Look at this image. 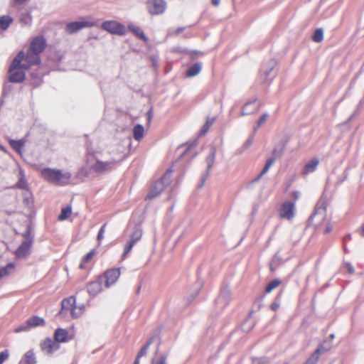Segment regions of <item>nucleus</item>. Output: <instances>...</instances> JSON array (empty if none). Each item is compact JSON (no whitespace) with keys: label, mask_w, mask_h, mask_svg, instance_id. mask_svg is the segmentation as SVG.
I'll use <instances>...</instances> for the list:
<instances>
[{"label":"nucleus","mask_w":364,"mask_h":364,"mask_svg":"<svg viewBox=\"0 0 364 364\" xmlns=\"http://www.w3.org/2000/svg\"><path fill=\"white\" fill-rule=\"evenodd\" d=\"M201 70V65L200 63H195L188 68L186 71V76L187 77H191L197 75Z\"/></svg>","instance_id":"nucleus-27"},{"label":"nucleus","mask_w":364,"mask_h":364,"mask_svg":"<svg viewBox=\"0 0 364 364\" xmlns=\"http://www.w3.org/2000/svg\"><path fill=\"white\" fill-rule=\"evenodd\" d=\"M41 350L46 354H52L55 350L60 348V345L55 340L46 338L40 343Z\"/></svg>","instance_id":"nucleus-14"},{"label":"nucleus","mask_w":364,"mask_h":364,"mask_svg":"<svg viewBox=\"0 0 364 364\" xmlns=\"http://www.w3.org/2000/svg\"><path fill=\"white\" fill-rule=\"evenodd\" d=\"M10 356L9 350L6 349L0 353V364H3Z\"/></svg>","instance_id":"nucleus-40"},{"label":"nucleus","mask_w":364,"mask_h":364,"mask_svg":"<svg viewBox=\"0 0 364 364\" xmlns=\"http://www.w3.org/2000/svg\"><path fill=\"white\" fill-rule=\"evenodd\" d=\"M291 195H292L293 198H294L295 201L299 198V192L293 191Z\"/></svg>","instance_id":"nucleus-49"},{"label":"nucleus","mask_w":364,"mask_h":364,"mask_svg":"<svg viewBox=\"0 0 364 364\" xmlns=\"http://www.w3.org/2000/svg\"><path fill=\"white\" fill-rule=\"evenodd\" d=\"M129 28L139 39L143 40L144 41H147V40H148L147 37L144 35L143 31L140 28L130 26V27H129Z\"/></svg>","instance_id":"nucleus-33"},{"label":"nucleus","mask_w":364,"mask_h":364,"mask_svg":"<svg viewBox=\"0 0 364 364\" xmlns=\"http://www.w3.org/2000/svg\"><path fill=\"white\" fill-rule=\"evenodd\" d=\"M171 169H168L165 174L158 180L154 186L151 188L145 200H151L158 196L170 183Z\"/></svg>","instance_id":"nucleus-3"},{"label":"nucleus","mask_w":364,"mask_h":364,"mask_svg":"<svg viewBox=\"0 0 364 364\" xmlns=\"http://www.w3.org/2000/svg\"><path fill=\"white\" fill-rule=\"evenodd\" d=\"M154 339V338H150L147 341V342L145 343V345L141 348L140 351L139 352V353L136 358V360H135L134 364H139V359L141 357H143L144 355H146L148 349H149V346H151V344L153 343Z\"/></svg>","instance_id":"nucleus-26"},{"label":"nucleus","mask_w":364,"mask_h":364,"mask_svg":"<svg viewBox=\"0 0 364 364\" xmlns=\"http://www.w3.org/2000/svg\"><path fill=\"white\" fill-rule=\"evenodd\" d=\"M185 30L184 27H179L176 30L172 31L171 35L178 36L180 33L183 32Z\"/></svg>","instance_id":"nucleus-47"},{"label":"nucleus","mask_w":364,"mask_h":364,"mask_svg":"<svg viewBox=\"0 0 364 364\" xmlns=\"http://www.w3.org/2000/svg\"><path fill=\"white\" fill-rule=\"evenodd\" d=\"M211 1L212 4L215 6H218L220 4V0H211Z\"/></svg>","instance_id":"nucleus-50"},{"label":"nucleus","mask_w":364,"mask_h":364,"mask_svg":"<svg viewBox=\"0 0 364 364\" xmlns=\"http://www.w3.org/2000/svg\"><path fill=\"white\" fill-rule=\"evenodd\" d=\"M47 46L46 38L42 36H36L30 42L28 48L41 55L44 51Z\"/></svg>","instance_id":"nucleus-11"},{"label":"nucleus","mask_w":364,"mask_h":364,"mask_svg":"<svg viewBox=\"0 0 364 364\" xmlns=\"http://www.w3.org/2000/svg\"><path fill=\"white\" fill-rule=\"evenodd\" d=\"M282 279H280L279 278H276V279L272 280L267 285L265 290H264L265 293L266 294L270 293L272 290H274V289L279 287L282 284Z\"/></svg>","instance_id":"nucleus-29"},{"label":"nucleus","mask_w":364,"mask_h":364,"mask_svg":"<svg viewBox=\"0 0 364 364\" xmlns=\"http://www.w3.org/2000/svg\"><path fill=\"white\" fill-rule=\"evenodd\" d=\"M146 4L149 13L153 16L162 14L166 9V2L164 0H147Z\"/></svg>","instance_id":"nucleus-6"},{"label":"nucleus","mask_w":364,"mask_h":364,"mask_svg":"<svg viewBox=\"0 0 364 364\" xmlns=\"http://www.w3.org/2000/svg\"><path fill=\"white\" fill-rule=\"evenodd\" d=\"M29 0H14V4L15 5H22L26 2H28Z\"/></svg>","instance_id":"nucleus-48"},{"label":"nucleus","mask_w":364,"mask_h":364,"mask_svg":"<svg viewBox=\"0 0 364 364\" xmlns=\"http://www.w3.org/2000/svg\"><path fill=\"white\" fill-rule=\"evenodd\" d=\"M72 213V208L71 206L68 205L67 207L63 208L61 209L60 213L58 215V220L60 221L67 220Z\"/></svg>","instance_id":"nucleus-30"},{"label":"nucleus","mask_w":364,"mask_h":364,"mask_svg":"<svg viewBox=\"0 0 364 364\" xmlns=\"http://www.w3.org/2000/svg\"><path fill=\"white\" fill-rule=\"evenodd\" d=\"M325 349L321 346L318 348L303 364H316L321 353Z\"/></svg>","instance_id":"nucleus-22"},{"label":"nucleus","mask_w":364,"mask_h":364,"mask_svg":"<svg viewBox=\"0 0 364 364\" xmlns=\"http://www.w3.org/2000/svg\"><path fill=\"white\" fill-rule=\"evenodd\" d=\"M45 323L46 322L44 318L38 316H33L26 321V324L28 328H35L37 326H43L45 325Z\"/></svg>","instance_id":"nucleus-21"},{"label":"nucleus","mask_w":364,"mask_h":364,"mask_svg":"<svg viewBox=\"0 0 364 364\" xmlns=\"http://www.w3.org/2000/svg\"><path fill=\"white\" fill-rule=\"evenodd\" d=\"M41 174L45 180L58 186L68 184L71 178V175L68 173H63L60 170L49 168L42 169Z\"/></svg>","instance_id":"nucleus-2"},{"label":"nucleus","mask_w":364,"mask_h":364,"mask_svg":"<svg viewBox=\"0 0 364 364\" xmlns=\"http://www.w3.org/2000/svg\"><path fill=\"white\" fill-rule=\"evenodd\" d=\"M295 202L285 201L279 208V217L282 219L291 220L294 216Z\"/></svg>","instance_id":"nucleus-8"},{"label":"nucleus","mask_w":364,"mask_h":364,"mask_svg":"<svg viewBox=\"0 0 364 364\" xmlns=\"http://www.w3.org/2000/svg\"><path fill=\"white\" fill-rule=\"evenodd\" d=\"M26 329H27V328H26V327H21V328H17V329L15 331V332H20V331H25V330H26Z\"/></svg>","instance_id":"nucleus-51"},{"label":"nucleus","mask_w":364,"mask_h":364,"mask_svg":"<svg viewBox=\"0 0 364 364\" xmlns=\"http://www.w3.org/2000/svg\"><path fill=\"white\" fill-rule=\"evenodd\" d=\"M84 311H85V306L83 305L77 306L75 304L74 306L72 309L70 314L73 318H78L80 316H82V314L84 313Z\"/></svg>","instance_id":"nucleus-31"},{"label":"nucleus","mask_w":364,"mask_h":364,"mask_svg":"<svg viewBox=\"0 0 364 364\" xmlns=\"http://www.w3.org/2000/svg\"><path fill=\"white\" fill-rule=\"evenodd\" d=\"M332 229H333V225L330 222H328L325 225L323 232L325 235L329 234L332 231Z\"/></svg>","instance_id":"nucleus-44"},{"label":"nucleus","mask_w":364,"mask_h":364,"mask_svg":"<svg viewBox=\"0 0 364 364\" xmlns=\"http://www.w3.org/2000/svg\"><path fill=\"white\" fill-rule=\"evenodd\" d=\"M72 337L69 336L68 332L63 328H57L54 333V340L59 344V343H65L71 340Z\"/></svg>","instance_id":"nucleus-18"},{"label":"nucleus","mask_w":364,"mask_h":364,"mask_svg":"<svg viewBox=\"0 0 364 364\" xmlns=\"http://www.w3.org/2000/svg\"><path fill=\"white\" fill-rule=\"evenodd\" d=\"M323 39V31L322 28H317L314 33L312 40L314 42L320 43Z\"/></svg>","instance_id":"nucleus-35"},{"label":"nucleus","mask_w":364,"mask_h":364,"mask_svg":"<svg viewBox=\"0 0 364 364\" xmlns=\"http://www.w3.org/2000/svg\"><path fill=\"white\" fill-rule=\"evenodd\" d=\"M106 223H105L100 229L99 232H98V234H97V240L99 242V245H100V242L102 240V239L104 238V234H105V227H106Z\"/></svg>","instance_id":"nucleus-41"},{"label":"nucleus","mask_w":364,"mask_h":364,"mask_svg":"<svg viewBox=\"0 0 364 364\" xmlns=\"http://www.w3.org/2000/svg\"><path fill=\"white\" fill-rule=\"evenodd\" d=\"M362 234L364 235V224H363V228H362Z\"/></svg>","instance_id":"nucleus-53"},{"label":"nucleus","mask_w":364,"mask_h":364,"mask_svg":"<svg viewBox=\"0 0 364 364\" xmlns=\"http://www.w3.org/2000/svg\"><path fill=\"white\" fill-rule=\"evenodd\" d=\"M121 274L120 268H110L105 270L99 278L105 283L106 288H109L119 279Z\"/></svg>","instance_id":"nucleus-4"},{"label":"nucleus","mask_w":364,"mask_h":364,"mask_svg":"<svg viewBox=\"0 0 364 364\" xmlns=\"http://www.w3.org/2000/svg\"><path fill=\"white\" fill-rule=\"evenodd\" d=\"M95 26H96V23L92 21H74L68 23L65 30L69 33H73L83 28L92 27Z\"/></svg>","instance_id":"nucleus-9"},{"label":"nucleus","mask_w":364,"mask_h":364,"mask_svg":"<svg viewBox=\"0 0 364 364\" xmlns=\"http://www.w3.org/2000/svg\"><path fill=\"white\" fill-rule=\"evenodd\" d=\"M24 52L20 51L14 58L9 68V80L11 82H22L26 78V70L29 68H25L23 63Z\"/></svg>","instance_id":"nucleus-1"},{"label":"nucleus","mask_w":364,"mask_h":364,"mask_svg":"<svg viewBox=\"0 0 364 364\" xmlns=\"http://www.w3.org/2000/svg\"><path fill=\"white\" fill-rule=\"evenodd\" d=\"M284 364H289V363H284Z\"/></svg>","instance_id":"nucleus-54"},{"label":"nucleus","mask_w":364,"mask_h":364,"mask_svg":"<svg viewBox=\"0 0 364 364\" xmlns=\"http://www.w3.org/2000/svg\"><path fill=\"white\" fill-rule=\"evenodd\" d=\"M143 235L142 230L139 227L136 226L133 232L130 235V240L126 243L122 254V259H124L126 256L132 250V247L141 239Z\"/></svg>","instance_id":"nucleus-5"},{"label":"nucleus","mask_w":364,"mask_h":364,"mask_svg":"<svg viewBox=\"0 0 364 364\" xmlns=\"http://www.w3.org/2000/svg\"><path fill=\"white\" fill-rule=\"evenodd\" d=\"M319 164V161L317 159H313L310 161H309L304 168L303 173L306 175L309 173L314 172L316 169L317 166Z\"/></svg>","instance_id":"nucleus-24"},{"label":"nucleus","mask_w":364,"mask_h":364,"mask_svg":"<svg viewBox=\"0 0 364 364\" xmlns=\"http://www.w3.org/2000/svg\"><path fill=\"white\" fill-rule=\"evenodd\" d=\"M258 110V105L255 102H251L245 104L242 109V115L250 114Z\"/></svg>","instance_id":"nucleus-23"},{"label":"nucleus","mask_w":364,"mask_h":364,"mask_svg":"<svg viewBox=\"0 0 364 364\" xmlns=\"http://www.w3.org/2000/svg\"><path fill=\"white\" fill-rule=\"evenodd\" d=\"M279 302H273L272 303L271 306H270V309L273 311H277L279 308Z\"/></svg>","instance_id":"nucleus-46"},{"label":"nucleus","mask_w":364,"mask_h":364,"mask_svg":"<svg viewBox=\"0 0 364 364\" xmlns=\"http://www.w3.org/2000/svg\"><path fill=\"white\" fill-rule=\"evenodd\" d=\"M101 28L112 34L122 36L126 33L124 26L115 21H106L102 23Z\"/></svg>","instance_id":"nucleus-7"},{"label":"nucleus","mask_w":364,"mask_h":364,"mask_svg":"<svg viewBox=\"0 0 364 364\" xmlns=\"http://www.w3.org/2000/svg\"><path fill=\"white\" fill-rule=\"evenodd\" d=\"M215 159V151H213L209 154V155L206 158V162L208 164V171L210 170L213 167Z\"/></svg>","instance_id":"nucleus-37"},{"label":"nucleus","mask_w":364,"mask_h":364,"mask_svg":"<svg viewBox=\"0 0 364 364\" xmlns=\"http://www.w3.org/2000/svg\"><path fill=\"white\" fill-rule=\"evenodd\" d=\"M14 21L13 18L9 15L0 16V34L6 31Z\"/></svg>","instance_id":"nucleus-19"},{"label":"nucleus","mask_w":364,"mask_h":364,"mask_svg":"<svg viewBox=\"0 0 364 364\" xmlns=\"http://www.w3.org/2000/svg\"><path fill=\"white\" fill-rule=\"evenodd\" d=\"M213 123V120H208L205 122V124L203 126L201 131H200V134H205L209 130V129L212 126Z\"/></svg>","instance_id":"nucleus-42"},{"label":"nucleus","mask_w":364,"mask_h":364,"mask_svg":"<svg viewBox=\"0 0 364 364\" xmlns=\"http://www.w3.org/2000/svg\"><path fill=\"white\" fill-rule=\"evenodd\" d=\"M103 290L102 281L99 278V276L96 278V279L90 282L87 285V291L88 294L95 296L100 293H101Z\"/></svg>","instance_id":"nucleus-15"},{"label":"nucleus","mask_w":364,"mask_h":364,"mask_svg":"<svg viewBox=\"0 0 364 364\" xmlns=\"http://www.w3.org/2000/svg\"><path fill=\"white\" fill-rule=\"evenodd\" d=\"M151 112H148V119H149V121L151 120Z\"/></svg>","instance_id":"nucleus-52"},{"label":"nucleus","mask_w":364,"mask_h":364,"mask_svg":"<svg viewBox=\"0 0 364 364\" xmlns=\"http://www.w3.org/2000/svg\"><path fill=\"white\" fill-rule=\"evenodd\" d=\"M32 242L31 240L23 241L21 245L15 251V255L17 258H26L31 252Z\"/></svg>","instance_id":"nucleus-16"},{"label":"nucleus","mask_w":364,"mask_h":364,"mask_svg":"<svg viewBox=\"0 0 364 364\" xmlns=\"http://www.w3.org/2000/svg\"><path fill=\"white\" fill-rule=\"evenodd\" d=\"M274 162V158H270L269 159H268L267 161L263 170L262 171V172L260 173V174L259 176V178L262 177L264 174H265L269 171V168L272 166Z\"/></svg>","instance_id":"nucleus-38"},{"label":"nucleus","mask_w":364,"mask_h":364,"mask_svg":"<svg viewBox=\"0 0 364 364\" xmlns=\"http://www.w3.org/2000/svg\"><path fill=\"white\" fill-rule=\"evenodd\" d=\"M144 129L142 125L136 124L133 129V136L136 141H140L144 136Z\"/></svg>","instance_id":"nucleus-28"},{"label":"nucleus","mask_w":364,"mask_h":364,"mask_svg":"<svg viewBox=\"0 0 364 364\" xmlns=\"http://www.w3.org/2000/svg\"><path fill=\"white\" fill-rule=\"evenodd\" d=\"M23 26L31 25L32 23V16L30 14H23L19 19Z\"/></svg>","instance_id":"nucleus-36"},{"label":"nucleus","mask_w":364,"mask_h":364,"mask_svg":"<svg viewBox=\"0 0 364 364\" xmlns=\"http://www.w3.org/2000/svg\"><path fill=\"white\" fill-rule=\"evenodd\" d=\"M11 147L18 153H21L24 146V142L22 140H11L10 141Z\"/></svg>","instance_id":"nucleus-34"},{"label":"nucleus","mask_w":364,"mask_h":364,"mask_svg":"<svg viewBox=\"0 0 364 364\" xmlns=\"http://www.w3.org/2000/svg\"><path fill=\"white\" fill-rule=\"evenodd\" d=\"M36 358L33 350L27 351L20 360L18 364H36Z\"/></svg>","instance_id":"nucleus-20"},{"label":"nucleus","mask_w":364,"mask_h":364,"mask_svg":"<svg viewBox=\"0 0 364 364\" xmlns=\"http://www.w3.org/2000/svg\"><path fill=\"white\" fill-rule=\"evenodd\" d=\"M267 117H268V114H263L260 118L259 119L258 122H257V127H259L260 126H262L267 119Z\"/></svg>","instance_id":"nucleus-45"},{"label":"nucleus","mask_w":364,"mask_h":364,"mask_svg":"<svg viewBox=\"0 0 364 364\" xmlns=\"http://www.w3.org/2000/svg\"><path fill=\"white\" fill-rule=\"evenodd\" d=\"M116 162L114 161H102L97 160L96 162L92 165L91 168L96 173H102L112 170L115 166Z\"/></svg>","instance_id":"nucleus-13"},{"label":"nucleus","mask_w":364,"mask_h":364,"mask_svg":"<svg viewBox=\"0 0 364 364\" xmlns=\"http://www.w3.org/2000/svg\"><path fill=\"white\" fill-rule=\"evenodd\" d=\"M16 268V264L14 262H10L7 264L5 267H2L0 268V279L7 277L10 275L13 272H14Z\"/></svg>","instance_id":"nucleus-25"},{"label":"nucleus","mask_w":364,"mask_h":364,"mask_svg":"<svg viewBox=\"0 0 364 364\" xmlns=\"http://www.w3.org/2000/svg\"><path fill=\"white\" fill-rule=\"evenodd\" d=\"M16 188L20 189H27L28 185L27 183L23 177V176H21L19 178L18 181L16 183Z\"/></svg>","instance_id":"nucleus-39"},{"label":"nucleus","mask_w":364,"mask_h":364,"mask_svg":"<svg viewBox=\"0 0 364 364\" xmlns=\"http://www.w3.org/2000/svg\"><path fill=\"white\" fill-rule=\"evenodd\" d=\"M97 254L96 250L93 249L83 256L79 264V269L82 270H86L87 272H90L93 266V259Z\"/></svg>","instance_id":"nucleus-10"},{"label":"nucleus","mask_w":364,"mask_h":364,"mask_svg":"<svg viewBox=\"0 0 364 364\" xmlns=\"http://www.w3.org/2000/svg\"><path fill=\"white\" fill-rule=\"evenodd\" d=\"M326 208H318V206L316 205V208H315V211L314 213H313V215L311 216L310 218V220H311L312 221H314V220L317 217V216H321V219H324L326 218Z\"/></svg>","instance_id":"nucleus-32"},{"label":"nucleus","mask_w":364,"mask_h":364,"mask_svg":"<svg viewBox=\"0 0 364 364\" xmlns=\"http://www.w3.org/2000/svg\"><path fill=\"white\" fill-rule=\"evenodd\" d=\"M75 303L76 299L73 296L63 299L61 301V308L59 311V314L66 315L68 312L70 313Z\"/></svg>","instance_id":"nucleus-17"},{"label":"nucleus","mask_w":364,"mask_h":364,"mask_svg":"<svg viewBox=\"0 0 364 364\" xmlns=\"http://www.w3.org/2000/svg\"><path fill=\"white\" fill-rule=\"evenodd\" d=\"M23 63L26 65L25 68H29L33 65H39L41 63L40 54L28 48L26 53H24Z\"/></svg>","instance_id":"nucleus-12"},{"label":"nucleus","mask_w":364,"mask_h":364,"mask_svg":"<svg viewBox=\"0 0 364 364\" xmlns=\"http://www.w3.org/2000/svg\"><path fill=\"white\" fill-rule=\"evenodd\" d=\"M166 357L161 355L158 359H154L151 364H166Z\"/></svg>","instance_id":"nucleus-43"}]
</instances>
